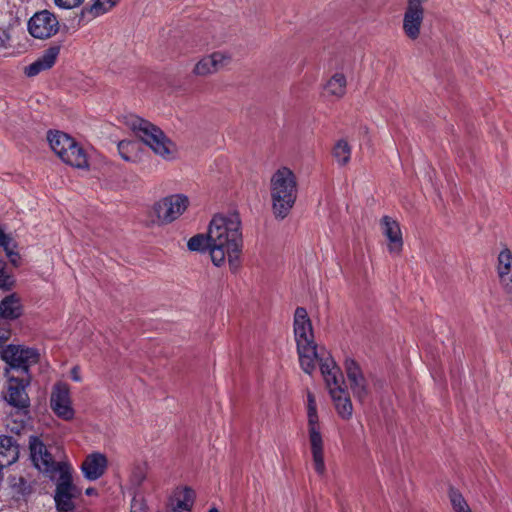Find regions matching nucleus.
<instances>
[{"label": "nucleus", "mask_w": 512, "mask_h": 512, "mask_svg": "<svg viewBox=\"0 0 512 512\" xmlns=\"http://www.w3.org/2000/svg\"><path fill=\"white\" fill-rule=\"evenodd\" d=\"M212 263L221 267L226 262L236 272L243 249L242 223L238 213L215 215L209 224Z\"/></svg>", "instance_id": "f257e3e1"}, {"label": "nucleus", "mask_w": 512, "mask_h": 512, "mask_svg": "<svg viewBox=\"0 0 512 512\" xmlns=\"http://www.w3.org/2000/svg\"><path fill=\"white\" fill-rule=\"evenodd\" d=\"M293 332L301 369L309 375L315 371L316 363L322 369L324 360L332 356L325 348H318L312 322L303 307H297L294 312Z\"/></svg>", "instance_id": "f03ea898"}, {"label": "nucleus", "mask_w": 512, "mask_h": 512, "mask_svg": "<svg viewBox=\"0 0 512 512\" xmlns=\"http://www.w3.org/2000/svg\"><path fill=\"white\" fill-rule=\"evenodd\" d=\"M298 195L297 177L288 167L277 169L270 179L272 212L276 219L283 220L291 212Z\"/></svg>", "instance_id": "7ed1b4c3"}, {"label": "nucleus", "mask_w": 512, "mask_h": 512, "mask_svg": "<svg viewBox=\"0 0 512 512\" xmlns=\"http://www.w3.org/2000/svg\"><path fill=\"white\" fill-rule=\"evenodd\" d=\"M123 119L124 124L129 127L143 143L149 146L155 154L166 160L175 157V144L159 127L134 114L126 115Z\"/></svg>", "instance_id": "20e7f679"}, {"label": "nucleus", "mask_w": 512, "mask_h": 512, "mask_svg": "<svg viewBox=\"0 0 512 512\" xmlns=\"http://www.w3.org/2000/svg\"><path fill=\"white\" fill-rule=\"evenodd\" d=\"M337 414L344 420L353 415V405L347 390L343 387V375L333 358L325 359L320 369Z\"/></svg>", "instance_id": "39448f33"}, {"label": "nucleus", "mask_w": 512, "mask_h": 512, "mask_svg": "<svg viewBox=\"0 0 512 512\" xmlns=\"http://www.w3.org/2000/svg\"><path fill=\"white\" fill-rule=\"evenodd\" d=\"M307 420L313 467L319 476H323L326 472V465L324 461V441L321 433V425L317 413L315 396L311 392L307 393Z\"/></svg>", "instance_id": "423d86ee"}, {"label": "nucleus", "mask_w": 512, "mask_h": 512, "mask_svg": "<svg viewBox=\"0 0 512 512\" xmlns=\"http://www.w3.org/2000/svg\"><path fill=\"white\" fill-rule=\"evenodd\" d=\"M1 358L10 366L8 372L20 375H28V369L31 365L36 364L40 354L37 349L26 347L24 345L10 344L2 348Z\"/></svg>", "instance_id": "0eeeda50"}, {"label": "nucleus", "mask_w": 512, "mask_h": 512, "mask_svg": "<svg viewBox=\"0 0 512 512\" xmlns=\"http://www.w3.org/2000/svg\"><path fill=\"white\" fill-rule=\"evenodd\" d=\"M189 205L188 196L177 193L161 198L154 204L153 211L161 224H169L183 215Z\"/></svg>", "instance_id": "6e6552de"}, {"label": "nucleus", "mask_w": 512, "mask_h": 512, "mask_svg": "<svg viewBox=\"0 0 512 512\" xmlns=\"http://www.w3.org/2000/svg\"><path fill=\"white\" fill-rule=\"evenodd\" d=\"M6 401L18 409H26L30 405V399L26 392L29 385V375H15L8 372Z\"/></svg>", "instance_id": "1a4fd4ad"}, {"label": "nucleus", "mask_w": 512, "mask_h": 512, "mask_svg": "<svg viewBox=\"0 0 512 512\" xmlns=\"http://www.w3.org/2000/svg\"><path fill=\"white\" fill-rule=\"evenodd\" d=\"M57 17L48 10L35 13L28 21L29 33L37 39H48L59 31Z\"/></svg>", "instance_id": "9d476101"}, {"label": "nucleus", "mask_w": 512, "mask_h": 512, "mask_svg": "<svg viewBox=\"0 0 512 512\" xmlns=\"http://www.w3.org/2000/svg\"><path fill=\"white\" fill-rule=\"evenodd\" d=\"M29 450L31 460L38 470L43 472L56 470L57 461H55L50 448L38 436L29 437Z\"/></svg>", "instance_id": "9b49d317"}, {"label": "nucleus", "mask_w": 512, "mask_h": 512, "mask_svg": "<svg viewBox=\"0 0 512 512\" xmlns=\"http://www.w3.org/2000/svg\"><path fill=\"white\" fill-rule=\"evenodd\" d=\"M50 406L59 418L66 421L73 419L74 409L67 384L57 383L54 385L50 397Z\"/></svg>", "instance_id": "f8f14e48"}, {"label": "nucleus", "mask_w": 512, "mask_h": 512, "mask_svg": "<svg viewBox=\"0 0 512 512\" xmlns=\"http://www.w3.org/2000/svg\"><path fill=\"white\" fill-rule=\"evenodd\" d=\"M424 13V5L406 2L402 29L405 36L410 40L419 38L424 21Z\"/></svg>", "instance_id": "ddd939ff"}, {"label": "nucleus", "mask_w": 512, "mask_h": 512, "mask_svg": "<svg viewBox=\"0 0 512 512\" xmlns=\"http://www.w3.org/2000/svg\"><path fill=\"white\" fill-rule=\"evenodd\" d=\"M231 61L229 54L217 51L201 58L194 66L193 73L197 76H208L218 72Z\"/></svg>", "instance_id": "4468645a"}, {"label": "nucleus", "mask_w": 512, "mask_h": 512, "mask_svg": "<svg viewBox=\"0 0 512 512\" xmlns=\"http://www.w3.org/2000/svg\"><path fill=\"white\" fill-rule=\"evenodd\" d=\"M345 370L353 395L359 401H364L369 394V389L359 365L353 359H346Z\"/></svg>", "instance_id": "2eb2a0df"}, {"label": "nucleus", "mask_w": 512, "mask_h": 512, "mask_svg": "<svg viewBox=\"0 0 512 512\" xmlns=\"http://www.w3.org/2000/svg\"><path fill=\"white\" fill-rule=\"evenodd\" d=\"M380 226L382 234L388 241V251L391 254L399 255L403 249V237L399 223L389 216H384L380 221Z\"/></svg>", "instance_id": "dca6fc26"}, {"label": "nucleus", "mask_w": 512, "mask_h": 512, "mask_svg": "<svg viewBox=\"0 0 512 512\" xmlns=\"http://www.w3.org/2000/svg\"><path fill=\"white\" fill-rule=\"evenodd\" d=\"M107 467V457L100 452H93L85 457L81 464V471L85 479L96 481L104 475Z\"/></svg>", "instance_id": "f3484780"}, {"label": "nucleus", "mask_w": 512, "mask_h": 512, "mask_svg": "<svg viewBox=\"0 0 512 512\" xmlns=\"http://www.w3.org/2000/svg\"><path fill=\"white\" fill-rule=\"evenodd\" d=\"M60 53V46L55 45L46 49L33 63L25 67L24 73L28 77H34L43 71L49 70L55 64Z\"/></svg>", "instance_id": "a211bd4d"}, {"label": "nucleus", "mask_w": 512, "mask_h": 512, "mask_svg": "<svg viewBox=\"0 0 512 512\" xmlns=\"http://www.w3.org/2000/svg\"><path fill=\"white\" fill-rule=\"evenodd\" d=\"M73 490L70 476L61 475L55 493V502L59 511L69 512L73 510Z\"/></svg>", "instance_id": "6ab92c4d"}, {"label": "nucleus", "mask_w": 512, "mask_h": 512, "mask_svg": "<svg viewBox=\"0 0 512 512\" xmlns=\"http://www.w3.org/2000/svg\"><path fill=\"white\" fill-rule=\"evenodd\" d=\"M497 273L502 285L512 291V252L505 248L497 258Z\"/></svg>", "instance_id": "aec40b11"}, {"label": "nucleus", "mask_w": 512, "mask_h": 512, "mask_svg": "<svg viewBox=\"0 0 512 512\" xmlns=\"http://www.w3.org/2000/svg\"><path fill=\"white\" fill-rule=\"evenodd\" d=\"M19 457V445L12 436H0V467L12 465Z\"/></svg>", "instance_id": "412c9836"}, {"label": "nucleus", "mask_w": 512, "mask_h": 512, "mask_svg": "<svg viewBox=\"0 0 512 512\" xmlns=\"http://www.w3.org/2000/svg\"><path fill=\"white\" fill-rule=\"evenodd\" d=\"M22 313L20 298L16 294L6 296L0 302V318L2 320H13Z\"/></svg>", "instance_id": "4be33fe9"}, {"label": "nucleus", "mask_w": 512, "mask_h": 512, "mask_svg": "<svg viewBox=\"0 0 512 512\" xmlns=\"http://www.w3.org/2000/svg\"><path fill=\"white\" fill-rule=\"evenodd\" d=\"M346 87L347 79L345 74L342 71H336L325 83L324 91L326 95L340 99L345 95Z\"/></svg>", "instance_id": "5701e85b"}, {"label": "nucleus", "mask_w": 512, "mask_h": 512, "mask_svg": "<svg viewBox=\"0 0 512 512\" xmlns=\"http://www.w3.org/2000/svg\"><path fill=\"white\" fill-rule=\"evenodd\" d=\"M73 140L68 134L60 131L49 132L48 134L49 145L61 160H63L66 151L73 145Z\"/></svg>", "instance_id": "b1692460"}, {"label": "nucleus", "mask_w": 512, "mask_h": 512, "mask_svg": "<svg viewBox=\"0 0 512 512\" xmlns=\"http://www.w3.org/2000/svg\"><path fill=\"white\" fill-rule=\"evenodd\" d=\"M73 140L68 134L60 131L49 132L48 134L49 145L61 160H63L66 151L73 145Z\"/></svg>", "instance_id": "393cba45"}, {"label": "nucleus", "mask_w": 512, "mask_h": 512, "mask_svg": "<svg viewBox=\"0 0 512 512\" xmlns=\"http://www.w3.org/2000/svg\"><path fill=\"white\" fill-rule=\"evenodd\" d=\"M73 140L68 134L60 131L49 132L48 134L49 145L61 160H63L66 151L73 145Z\"/></svg>", "instance_id": "a878e982"}, {"label": "nucleus", "mask_w": 512, "mask_h": 512, "mask_svg": "<svg viewBox=\"0 0 512 512\" xmlns=\"http://www.w3.org/2000/svg\"><path fill=\"white\" fill-rule=\"evenodd\" d=\"M64 163L79 169L88 167V157L85 150L73 140V145L66 151L62 160Z\"/></svg>", "instance_id": "bb28decb"}, {"label": "nucleus", "mask_w": 512, "mask_h": 512, "mask_svg": "<svg viewBox=\"0 0 512 512\" xmlns=\"http://www.w3.org/2000/svg\"><path fill=\"white\" fill-rule=\"evenodd\" d=\"M149 465L147 462H136L133 464L130 475L129 484L133 488H139L147 478Z\"/></svg>", "instance_id": "cd10ccee"}, {"label": "nucleus", "mask_w": 512, "mask_h": 512, "mask_svg": "<svg viewBox=\"0 0 512 512\" xmlns=\"http://www.w3.org/2000/svg\"><path fill=\"white\" fill-rule=\"evenodd\" d=\"M117 149L121 158L127 162H137L138 144L133 141L122 140L118 143Z\"/></svg>", "instance_id": "c85d7f7f"}, {"label": "nucleus", "mask_w": 512, "mask_h": 512, "mask_svg": "<svg viewBox=\"0 0 512 512\" xmlns=\"http://www.w3.org/2000/svg\"><path fill=\"white\" fill-rule=\"evenodd\" d=\"M118 1L119 0H96L89 8H84L82 14L85 15L88 13L92 18L98 17L112 9Z\"/></svg>", "instance_id": "c756f323"}, {"label": "nucleus", "mask_w": 512, "mask_h": 512, "mask_svg": "<svg viewBox=\"0 0 512 512\" xmlns=\"http://www.w3.org/2000/svg\"><path fill=\"white\" fill-rule=\"evenodd\" d=\"M333 156L340 166H344L350 161L351 147L347 141L341 139L336 142L333 148Z\"/></svg>", "instance_id": "7c9ffc66"}, {"label": "nucleus", "mask_w": 512, "mask_h": 512, "mask_svg": "<svg viewBox=\"0 0 512 512\" xmlns=\"http://www.w3.org/2000/svg\"><path fill=\"white\" fill-rule=\"evenodd\" d=\"M189 250L191 251H204L208 250L211 254V242L209 239V231L207 235L198 234L191 237L187 243Z\"/></svg>", "instance_id": "2f4dec72"}, {"label": "nucleus", "mask_w": 512, "mask_h": 512, "mask_svg": "<svg viewBox=\"0 0 512 512\" xmlns=\"http://www.w3.org/2000/svg\"><path fill=\"white\" fill-rule=\"evenodd\" d=\"M449 499L453 512H473L463 495L458 490L450 488Z\"/></svg>", "instance_id": "473e14b6"}, {"label": "nucleus", "mask_w": 512, "mask_h": 512, "mask_svg": "<svg viewBox=\"0 0 512 512\" xmlns=\"http://www.w3.org/2000/svg\"><path fill=\"white\" fill-rule=\"evenodd\" d=\"M449 499L453 512H473L463 495L458 490L450 488Z\"/></svg>", "instance_id": "72a5a7b5"}, {"label": "nucleus", "mask_w": 512, "mask_h": 512, "mask_svg": "<svg viewBox=\"0 0 512 512\" xmlns=\"http://www.w3.org/2000/svg\"><path fill=\"white\" fill-rule=\"evenodd\" d=\"M0 246L3 247V249L5 250L10 261L13 263H16V261L19 258V255H18V253H16L14 251L15 242L9 235H7L6 233H4L1 230H0Z\"/></svg>", "instance_id": "f704fd0d"}, {"label": "nucleus", "mask_w": 512, "mask_h": 512, "mask_svg": "<svg viewBox=\"0 0 512 512\" xmlns=\"http://www.w3.org/2000/svg\"><path fill=\"white\" fill-rule=\"evenodd\" d=\"M14 283L11 275L6 271V264L0 260V288L9 289Z\"/></svg>", "instance_id": "c9c22d12"}, {"label": "nucleus", "mask_w": 512, "mask_h": 512, "mask_svg": "<svg viewBox=\"0 0 512 512\" xmlns=\"http://www.w3.org/2000/svg\"><path fill=\"white\" fill-rule=\"evenodd\" d=\"M131 512H148L144 498L135 495L131 502Z\"/></svg>", "instance_id": "e433bc0d"}, {"label": "nucleus", "mask_w": 512, "mask_h": 512, "mask_svg": "<svg viewBox=\"0 0 512 512\" xmlns=\"http://www.w3.org/2000/svg\"><path fill=\"white\" fill-rule=\"evenodd\" d=\"M84 0H54L57 7L62 9H73L80 6Z\"/></svg>", "instance_id": "4c0bfd02"}, {"label": "nucleus", "mask_w": 512, "mask_h": 512, "mask_svg": "<svg viewBox=\"0 0 512 512\" xmlns=\"http://www.w3.org/2000/svg\"><path fill=\"white\" fill-rule=\"evenodd\" d=\"M10 336V329L8 324L5 322V320H2L0 318V345L8 340Z\"/></svg>", "instance_id": "58836bf2"}, {"label": "nucleus", "mask_w": 512, "mask_h": 512, "mask_svg": "<svg viewBox=\"0 0 512 512\" xmlns=\"http://www.w3.org/2000/svg\"><path fill=\"white\" fill-rule=\"evenodd\" d=\"M9 40L10 36L8 32L0 28V51L7 48Z\"/></svg>", "instance_id": "ea45409f"}, {"label": "nucleus", "mask_w": 512, "mask_h": 512, "mask_svg": "<svg viewBox=\"0 0 512 512\" xmlns=\"http://www.w3.org/2000/svg\"><path fill=\"white\" fill-rule=\"evenodd\" d=\"M71 378L76 381V382H79L81 380V377L79 375V369L78 367H74L72 370H71Z\"/></svg>", "instance_id": "a19ab883"}, {"label": "nucleus", "mask_w": 512, "mask_h": 512, "mask_svg": "<svg viewBox=\"0 0 512 512\" xmlns=\"http://www.w3.org/2000/svg\"><path fill=\"white\" fill-rule=\"evenodd\" d=\"M428 1L429 0H407V2H409V3L420 4V5H424Z\"/></svg>", "instance_id": "79ce46f5"}, {"label": "nucleus", "mask_w": 512, "mask_h": 512, "mask_svg": "<svg viewBox=\"0 0 512 512\" xmlns=\"http://www.w3.org/2000/svg\"><path fill=\"white\" fill-rule=\"evenodd\" d=\"M95 493H96V490L94 488H88L86 490V494L89 495V496L90 495H94Z\"/></svg>", "instance_id": "37998d69"}, {"label": "nucleus", "mask_w": 512, "mask_h": 512, "mask_svg": "<svg viewBox=\"0 0 512 512\" xmlns=\"http://www.w3.org/2000/svg\"><path fill=\"white\" fill-rule=\"evenodd\" d=\"M208 512H219V511H218V509H217V508L213 507V508L209 509V511H208Z\"/></svg>", "instance_id": "c03bdc74"}]
</instances>
